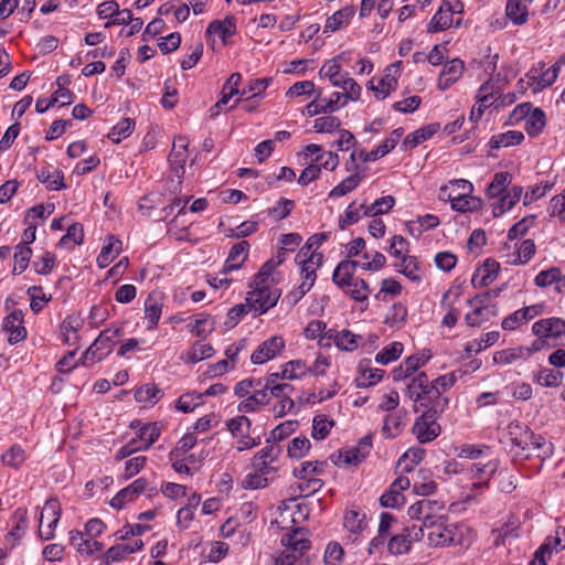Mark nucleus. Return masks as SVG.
I'll list each match as a JSON object with an SVG mask.
<instances>
[{
    "instance_id": "obj_33",
    "label": "nucleus",
    "mask_w": 565,
    "mask_h": 565,
    "mask_svg": "<svg viewBox=\"0 0 565 565\" xmlns=\"http://www.w3.org/2000/svg\"><path fill=\"white\" fill-rule=\"evenodd\" d=\"M162 303L156 294H150L145 301V315L149 321V328H154L161 317Z\"/></svg>"
},
{
    "instance_id": "obj_44",
    "label": "nucleus",
    "mask_w": 565,
    "mask_h": 565,
    "mask_svg": "<svg viewBox=\"0 0 565 565\" xmlns=\"http://www.w3.org/2000/svg\"><path fill=\"white\" fill-rule=\"evenodd\" d=\"M452 23L451 12H447L444 9V6L439 8V10L431 18L427 31L429 33H435L438 31H444L448 29Z\"/></svg>"
},
{
    "instance_id": "obj_51",
    "label": "nucleus",
    "mask_w": 565,
    "mask_h": 565,
    "mask_svg": "<svg viewBox=\"0 0 565 565\" xmlns=\"http://www.w3.org/2000/svg\"><path fill=\"white\" fill-rule=\"evenodd\" d=\"M306 363L301 360H292L287 362L281 371V379L296 380L307 373Z\"/></svg>"
},
{
    "instance_id": "obj_21",
    "label": "nucleus",
    "mask_w": 565,
    "mask_h": 565,
    "mask_svg": "<svg viewBox=\"0 0 565 565\" xmlns=\"http://www.w3.org/2000/svg\"><path fill=\"white\" fill-rule=\"evenodd\" d=\"M342 58V54L337 55L332 60L328 61L322 65L319 71V75L321 77H328L330 83L333 86H340L345 81V75L341 74V64L340 60Z\"/></svg>"
},
{
    "instance_id": "obj_6",
    "label": "nucleus",
    "mask_w": 565,
    "mask_h": 565,
    "mask_svg": "<svg viewBox=\"0 0 565 565\" xmlns=\"http://www.w3.org/2000/svg\"><path fill=\"white\" fill-rule=\"evenodd\" d=\"M444 510V504L437 500L422 499L408 508V515L412 520L423 522L428 530L438 520L443 519L439 513Z\"/></svg>"
},
{
    "instance_id": "obj_28",
    "label": "nucleus",
    "mask_w": 565,
    "mask_h": 565,
    "mask_svg": "<svg viewBox=\"0 0 565 565\" xmlns=\"http://www.w3.org/2000/svg\"><path fill=\"white\" fill-rule=\"evenodd\" d=\"M534 382L544 387H557L563 381V372L548 367H541L533 377Z\"/></svg>"
},
{
    "instance_id": "obj_34",
    "label": "nucleus",
    "mask_w": 565,
    "mask_h": 565,
    "mask_svg": "<svg viewBox=\"0 0 565 565\" xmlns=\"http://www.w3.org/2000/svg\"><path fill=\"white\" fill-rule=\"evenodd\" d=\"M395 204V199L392 195H386L377 199L373 204L366 205L361 204V209H363V215L365 216H376L384 213H387L392 210Z\"/></svg>"
},
{
    "instance_id": "obj_15",
    "label": "nucleus",
    "mask_w": 565,
    "mask_h": 565,
    "mask_svg": "<svg viewBox=\"0 0 565 565\" xmlns=\"http://www.w3.org/2000/svg\"><path fill=\"white\" fill-rule=\"evenodd\" d=\"M451 186L461 188V192H449L447 194L448 200L451 203V207L458 212H469L471 207H469L468 195L472 193L473 185L471 182L458 179L449 182Z\"/></svg>"
},
{
    "instance_id": "obj_64",
    "label": "nucleus",
    "mask_w": 565,
    "mask_h": 565,
    "mask_svg": "<svg viewBox=\"0 0 565 565\" xmlns=\"http://www.w3.org/2000/svg\"><path fill=\"white\" fill-rule=\"evenodd\" d=\"M146 462V456H137L128 459L125 463L124 478L128 480L139 473L145 468Z\"/></svg>"
},
{
    "instance_id": "obj_24",
    "label": "nucleus",
    "mask_w": 565,
    "mask_h": 565,
    "mask_svg": "<svg viewBox=\"0 0 565 565\" xmlns=\"http://www.w3.org/2000/svg\"><path fill=\"white\" fill-rule=\"evenodd\" d=\"M440 128V125L437 122L429 124L426 127L415 130L414 132L406 136L403 145L408 148H415L425 140L433 137Z\"/></svg>"
},
{
    "instance_id": "obj_48",
    "label": "nucleus",
    "mask_w": 565,
    "mask_h": 565,
    "mask_svg": "<svg viewBox=\"0 0 565 565\" xmlns=\"http://www.w3.org/2000/svg\"><path fill=\"white\" fill-rule=\"evenodd\" d=\"M31 256L32 249L25 244H19L17 246V252L14 253L13 274L23 273L29 266Z\"/></svg>"
},
{
    "instance_id": "obj_17",
    "label": "nucleus",
    "mask_w": 565,
    "mask_h": 565,
    "mask_svg": "<svg viewBox=\"0 0 565 565\" xmlns=\"http://www.w3.org/2000/svg\"><path fill=\"white\" fill-rule=\"evenodd\" d=\"M500 271V264L492 258L484 260L483 266L473 274L471 284L475 288L487 287L492 284Z\"/></svg>"
},
{
    "instance_id": "obj_32",
    "label": "nucleus",
    "mask_w": 565,
    "mask_h": 565,
    "mask_svg": "<svg viewBox=\"0 0 565 565\" xmlns=\"http://www.w3.org/2000/svg\"><path fill=\"white\" fill-rule=\"evenodd\" d=\"M327 335L329 339L333 338L337 347L341 350L353 351L358 348V337L349 330L337 332L335 330L330 329L327 331Z\"/></svg>"
},
{
    "instance_id": "obj_61",
    "label": "nucleus",
    "mask_w": 565,
    "mask_h": 565,
    "mask_svg": "<svg viewBox=\"0 0 565 565\" xmlns=\"http://www.w3.org/2000/svg\"><path fill=\"white\" fill-rule=\"evenodd\" d=\"M326 463L323 461H305L299 469H295L294 475L298 479H307L315 473H320Z\"/></svg>"
},
{
    "instance_id": "obj_36",
    "label": "nucleus",
    "mask_w": 565,
    "mask_h": 565,
    "mask_svg": "<svg viewBox=\"0 0 565 565\" xmlns=\"http://www.w3.org/2000/svg\"><path fill=\"white\" fill-rule=\"evenodd\" d=\"M363 178L364 174H361L360 172L352 173L351 175L342 180L337 186H334L330 191L329 196L340 198L352 192L360 184Z\"/></svg>"
},
{
    "instance_id": "obj_30",
    "label": "nucleus",
    "mask_w": 565,
    "mask_h": 565,
    "mask_svg": "<svg viewBox=\"0 0 565 565\" xmlns=\"http://www.w3.org/2000/svg\"><path fill=\"white\" fill-rule=\"evenodd\" d=\"M371 360L364 359L359 363V371L361 373L362 382L360 385L362 386H371L379 383L383 375L385 374L384 370L381 369H372L370 367Z\"/></svg>"
},
{
    "instance_id": "obj_13",
    "label": "nucleus",
    "mask_w": 565,
    "mask_h": 565,
    "mask_svg": "<svg viewBox=\"0 0 565 565\" xmlns=\"http://www.w3.org/2000/svg\"><path fill=\"white\" fill-rule=\"evenodd\" d=\"M401 61L390 65L385 70V74L379 79L377 85L373 84V79L369 82L370 89L375 93V97L377 99H385L392 92H394L397 87V76L392 73L395 68V73L398 71Z\"/></svg>"
},
{
    "instance_id": "obj_52",
    "label": "nucleus",
    "mask_w": 565,
    "mask_h": 565,
    "mask_svg": "<svg viewBox=\"0 0 565 565\" xmlns=\"http://www.w3.org/2000/svg\"><path fill=\"white\" fill-rule=\"evenodd\" d=\"M310 447L311 444L307 437H296L289 443L287 452L289 457L300 459L307 455Z\"/></svg>"
},
{
    "instance_id": "obj_40",
    "label": "nucleus",
    "mask_w": 565,
    "mask_h": 565,
    "mask_svg": "<svg viewBox=\"0 0 565 565\" xmlns=\"http://www.w3.org/2000/svg\"><path fill=\"white\" fill-rule=\"evenodd\" d=\"M512 175L507 171H501L494 174L492 182L489 184L487 189V194L489 198L500 196L505 188L511 183Z\"/></svg>"
},
{
    "instance_id": "obj_63",
    "label": "nucleus",
    "mask_w": 565,
    "mask_h": 565,
    "mask_svg": "<svg viewBox=\"0 0 565 565\" xmlns=\"http://www.w3.org/2000/svg\"><path fill=\"white\" fill-rule=\"evenodd\" d=\"M214 330V321H211L210 315L200 313L195 320V324L192 329V332L196 337H204L207 333H211Z\"/></svg>"
},
{
    "instance_id": "obj_27",
    "label": "nucleus",
    "mask_w": 565,
    "mask_h": 565,
    "mask_svg": "<svg viewBox=\"0 0 565 565\" xmlns=\"http://www.w3.org/2000/svg\"><path fill=\"white\" fill-rule=\"evenodd\" d=\"M121 241L109 236V242L97 256V264L100 268L107 267L121 252Z\"/></svg>"
},
{
    "instance_id": "obj_16",
    "label": "nucleus",
    "mask_w": 565,
    "mask_h": 565,
    "mask_svg": "<svg viewBox=\"0 0 565 565\" xmlns=\"http://www.w3.org/2000/svg\"><path fill=\"white\" fill-rule=\"evenodd\" d=\"M3 330L9 332V342L11 344L19 343L26 338L22 310H14L4 318Z\"/></svg>"
},
{
    "instance_id": "obj_57",
    "label": "nucleus",
    "mask_w": 565,
    "mask_h": 565,
    "mask_svg": "<svg viewBox=\"0 0 565 565\" xmlns=\"http://www.w3.org/2000/svg\"><path fill=\"white\" fill-rule=\"evenodd\" d=\"M411 540L404 533L396 534L387 543V550L391 554L399 555L411 548Z\"/></svg>"
},
{
    "instance_id": "obj_47",
    "label": "nucleus",
    "mask_w": 565,
    "mask_h": 565,
    "mask_svg": "<svg viewBox=\"0 0 565 565\" xmlns=\"http://www.w3.org/2000/svg\"><path fill=\"white\" fill-rule=\"evenodd\" d=\"M397 270L413 281H419L420 276L418 275L419 266L416 257L407 256L403 257L401 264H396Z\"/></svg>"
},
{
    "instance_id": "obj_18",
    "label": "nucleus",
    "mask_w": 565,
    "mask_h": 565,
    "mask_svg": "<svg viewBox=\"0 0 565 565\" xmlns=\"http://www.w3.org/2000/svg\"><path fill=\"white\" fill-rule=\"evenodd\" d=\"M463 70V62L459 58H454L452 61L446 63L438 78V88L445 90L450 87L458 78H460Z\"/></svg>"
},
{
    "instance_id": "obj_25",
    "label": "nucleus",
    "mask_w": 565,
    "mask_h": 565,
    "mask_svg": "<svg viewBox=\"0 0 565 565\" xmlns=\"http://www.w3.org/2000/svg\"><path fill=\"white\" fill-rule=\"evenodd\" d=\"M236 31V24L233 17H227L224 20H214L212 21L206 30L207 34L218 35L222 41L225 43L228 36H232Z\"/></svg>"
},
{
    "instance_id": "obj_43",
    "label": "nucleus",
    "mask_w": 565,
    "mask_h": 565,
    "mask_svg": "<svg viewBox=\"0 0 565 565\" xmlns=\"http://www.w3.org/2000/svg\"><path fill=\"white\" fill-rule=\"evenodd\" d=\"M334 424V420L330 419L327 415H317L312 420V438L317 440L324 439Z\"/></svg>"
},
{
    "instance_id": "obj_39",
    "label": "nucleus",
    "mask_w": 565,
    "mask_h": 565,
    "mask_svg": "<svg viewBox=\"0 0 565 565\" xmlns=\"http://www.w3.org/2000/svg\"><path fill=\"white\" fill-rule=\"evenodd\" d=\"M505 12L507 17L516 25H522L527 21V8L520 0H508Z\"/></svg>"
},
{
    "instance_id": "obj_10",
    "label": "nucleus",
    "mask_w": 565,
    "mask_h": 565,
    "mask_svg": "<svg viewBox=\"0 0 565 565\" xmlns=\"http://www.w3.org/2000/svg\"><path fill=\"white\" fill-rule=\"evenodd\" d=\"M532 332L537 338H545L550 342H559L565 337V320L561 318L541 319L532 326Z\"/></svg>"
},
{
    "instance_id": "obj_26",
    "label": "nucleus",
    "mask_w": 565,
    "mask_h": 565,
    "mask_svg": "<svg viewBox=\"0 0 565 565\" xmlns=\"http://www.w3.org/2000/svg\"><path fill=\"white\" fill-rule=\"evenodd\" d=\"M36 178L40 182L44 183L49 190H61L65 189L64 174L61 170L54 169H42L36 173Z\"/></svg>"
},
{
    "instance_id": "obj_35",
    "label": "nucleus",
    "mask_w": 565,
    "mask_h": 565,
    "mask_svg": "<svg viewBox=\"0 0 565 565\" xmlns=\"http://www.w3.org/2000/svg\"><path fill=\"white\" fill-rule=\"evenodd\" d=\"M161 429L157 423H149L143 425L138 430V438L142 441V446H139L140 450L149 449L160 437Z\"/></svg>"
},
{
    "instance_id": "obj_31",
    "label": "nucleus",
    "mask_w": 565,
    "mask_h": 565,
    "mask_svg": "<svg viewBox=\"0 0 565 565\" xmlns=\"http://www.w3.org/2000/svg\"><path fill=\"white\" fill-rule=\"evenodd\" d=\"M565 548V527L557 526L554 534L548 535L544 543L541 545V553H548L551 557L552 552H558Z\"/></svg>"
},
{
    "instance_id": "obj_46",
    "label": "nucleus",
    "mask_w": 565,
    "mask_h": 565,
    "mask_svg": "<svg viewBox=\"0 0 565 565\" xmlns=\"http://www.w3.org/2000/svg\"><path fill=\"white\" fill-rule=\"evenodd\" d=\"M162 396V391L156 384H146L135 392V398L139 403H157Z\"/></svg>"
},
{
    "instance_id": "obj_29",
    "label": "nucleus",
    "mask_w": 565,
    "mask_h": 565,
    "mask_svg": "<svg viewBox=\"0 0 565 565\" xmlns=\"http://www.w3.org/2000/svg\"><path fill=\"white\" fill-rule=\"evenodd\" d=\"M171 169L177 177L178 181L173 185V192L180 191L181 188V179L184 174V163L186 160V152L179 151L178 149H172L170 151L169 158H168Z\"/></svg>"
},
{
    "instance_id": "obj_54",
    "label": "nucleus",
    "mask_w": 565,
    "mask_h": 565,
    "mask_svg": "<svg viewBox=\"0 0 565 565\" xmlns=\"http://www.w3.org/2000/svg\"><path fill=\"white\" fill-rule=\"evenodd\" d=\"M418 478L420 480H415L413 484L416 494L427 497L436 491L437 484L434 480L427 478L426 471L420 470Z\"/></svg>"
},
{
    "instance_id": "obj_49",
    "label": "nucleus",
    "mask_w": 565,
    "mask_h": 565,
    "mask_svg": "<svg viewBox=\"0 0 565 565\" xmlns=\"http://www.w3.org/2000/svg\"><path fill=\"white\" fill-rule=\"evenodd\" d=\"M403 349V343L392 342L376 354L375 361L381 364H387L395 361L401 356Z\"/></svg>"
},
{
    "instance_id": "obj_59",
    "label": "nucleus",
    "mask_w": 565,
    "mask_h": 565,
    "mask_svg": "<svg viewBox=\"0 0 565 565\" xmlns=\"http://www.w3.org/2000/svg\"><path fill=\"white\" fill-rule=\"evenodd\" d=\"M344 551L337 542H331L324 551V565H340L343 559Z\"/></svg>"
},
{
    "instance_id": "obj_14",
    "label": "nucleus",
    "mask_w": 565,
    "mask_h": 565,
    "mask_svg": "<svg viewBox=\"0 0 565 565\" xmlns=\"http://www.w3.org/2000/svg\"><path fill=\"white\" fill-rule=\"evenodd\" d=\"M544 303H537L519 309L505 317L501 323V327L504 330H514L522 323L541 315L544 310Z\"/></svg>"
},
{
    "instance_id": "obj_11",
    "label": "nucleus",
    "mask_w": 565,
    "mask_h": 565,
    "mask_svg": "<svg viewBox=\"0 0 565 565\" xmlns=\"http://www.w3.org/2000/svg\"><path fill=\"white\" fill-rule=\"evenodd\" d=\"M285 349V340L280 335H274L262 342L252 353L250 361L253 364H264L275 359Z\"/></svg>"
},
{
    "instance_id": "obj_7",
    "label": "nucleus",
    "mask_w": 565,
    "mask_h": 565,
    "mask_svg": "<svg viewBox=\"0 0 565 565\" xmlns=\"http://www.w3.org/2000/svg\"><path fill=\"white\" fill-rule=\"evenodd\" d=\"M439 416L436 409H427L415 420L412 430L420 444L429 443L439 436L441 431L437 423Z\"/></svg>"
},
{
    "instance_id": "obj_9",
    "label": "nucleus",
    "mask_w": 565,
    "mask_h": 565,
    "mask_svg": "<svg viewBox=\"0 0 565 565\" xmlns=\"http://www.w3.org/2000/svg\"><path fill=\"white\" fill-rule=\"evenodd\" d=\"M279 296L276 289H271L268 286H255V289L248 292L246 301L252 310L260 315L273 308L277 303Z\"/></svg>"
},
{
    "instance_id": "obj_37",
    "label": "nucleus",
    "mask_w": 565,
    "mask_h": 565,
    "mask_svg": "<svg viewBox=\"0 0 565 565\" xmlns=\"http://www.w3.org/2000/svg\"><path fill=\"white\" fill-rule=\"evenodd\" d=\"M524 139L521 131L510 130L504 134L493 136L490 140L491 149H499L501 147H509L520 145Z\"/></svg>"
},
{
    "instance_id": "obj_8",
    "label": "nucleus",
    "mask_w": 565,
    "mask_h": 565,
    "mask_svg": "<svg viewBox=\"0 0 565 565\" xmlns=\"http://www.w3.org/2000/svg\"><path fill=\"white\" fill-rule=\"evenodd\" d=\"M60 518V502L56 499H49L40 513L39 535L42 540L49 541L54 536Z\"/></svg>"
},
{
    "instance_id": "obj_53",
    "label": "nucleus",
    "mask_w": 565,
    "mask_h": 565,
    "mask_svg": "<svg viewBox=\"0 0 565 565\" xmlns=\"http://www.w3.org/2000/svg\"><path fill=\"white\" fill-rule=\"evenodd\" d=\"M250 425H252L250 419L245 415L236 416V417L230 419L226 424L228 430L235 437L248 435Z\"/></svg>"
},
{
    "instance_id": "obj_41",
    "label": "nucleus",
    "mask_w": 565,
    "mask_h": 565,
    "mask_svg": "<svg viewBox=\"0 0 565 565\" xmlns=\"http://www.w3.org/2000/svg\"><path fill=\"white\" fill-rule=\"evenodd\" d=\"M524 347L510 348L494 353L493 361L498 364H509L520 359H527Z\"/></svg>"
},
{
    "instance_id": "obj_60",
    "label": "nucleus",
    "mask_w": 565,
    "mask_h": 565,
    "mask_svg": "<svg viewBox=\"0 0 565 565\" xmlns=\"http://www.w3.org/2000/svg\"><path fill=\"white\" fill-rule=\"evenodd\" d=\"M561 278V270L557 267H552L546 270L540 271L535 277V285L545 288L554 282H557Z\"/></svg>"
},
{
    "instance_id": "obj_42",
    "label": "nucleus",
    "mask_w": 565,
    "mask_h": 565,
    "mask_svg": "<svg viewBox=\"0 0 565 565\" xmlns=\"http://www.w3.org/2000/svg\"><path fill=\"white\" fill-rule=\"evenodd\" d=\"M135 128V120L131 118H124L117 125H115L108 132V138L118 143L122 139L129 137Z\"/></svg>"
},
{
    "instance_id": "obj_45",
    "label": "nucleus",
    "mask_w": 565,
    "mask_h": 565,
    "mask_svg": "<svg viewBox=\"0 0 565 565\" xmlns=\"http://www.w3.org/2000/svg\"><path fill=\"white\" fill-rule=\"evenodd\" d=\"M81 327V321L75 317H67L61 324V330L64 334V341L68 345H74L78 341L77 331Z\"/></svg>"
},
{
    "instance_id": "obj_19",
    "label": "nucleus",
    "mask_w": 565,
    "mask_h": 565,
    "mask_svg": "<svg viewBox=\"0 0 565 565\" xmlns=\"http://www.w3.org/2000/svg\"><path fill=\"white\" fill-rule=\"evenodd\" d=\"M343 526L352 534H360L367 526L366 514L352 505L345 511Z\"/></svg>"
},
{
    "instance_id": "obj_38",
    "label": "nucleus",
    "mask_w": 565,
    "mask_h": 565,
    "mask_svg": "<svg viewBox=\"0 0 565 565\" xmlns=\"http://www.w3.org/2000/svg\"><path fill=\"white\" fill-rule=\"evenodd\" d=\"M545 124L544 111L535 108L525 119V130L529 136L535 137L543 131Z\"/></svg>"
},
{
    "instance_id": "obj_62",
    "label": "nucleus",
    "mask_w": 565,
    "mask_h": 565,
    "mask_svg": "<svg viewBox=\"0 0 565 565\" xmlns=\"http://www.w3.org/2000/svg\"><path fill=\"white\" fill-rule=\"evenodd\" d=\"M13 520L15 521L14 527L11 530L10 535L15 539H20L28 527V512L26 509L19 508L13 513Z\"/></svg>"
},
{
    "instance_id": "obj_22",
    "label": "nucleus",
    "mask_w": 565,
    "mask_h": 565,
    "mask_svg": "<svg viewBox=\"0 0 565 565\" xmlns=\"http://www.w3.org/2000/svg\"><path fill=\"white\" fill-rule=\"evenodd\" d=\"M519 521L510 518L501 527L492 530L493 544L504 545L507 541L519 536Z\"/></svg>"
},
{
    "instance_id": "obj_50",
    "label": "nucleus",
    "mask_w": 565,
    "mask_h": 565,
    "mask_svg": "<svg viewBox=\"0 0 565 565\" xmlns=\"http://www.w3.org/2000/svg\"><path fill=\"white\" fill-rule=\"evenodd\" d=\"M214 353V349L209 343H201L196 341L191 350L188 352V361L190 363H196L207 358H211Z\"/></svg>"
},
{
    "instance_id": "obj_2",
    "label": "nucleus",
    "mask_w": 565,
    "mask_h": 565,
    "mask_svg": "<svg viewBox=\"0 0 565 565\" xmlns=\"http://www.w3.org/2000/svg\"><path fill=\"white\" fill-rule=\"evenodd\" d=\"M358 266H360V264L356 260H341L333 271L332 281L352 299L363 302L369 299L371 289L364 279H354Z\"/></svg>"
},
{
    "instance_id": "obj_56",
    "label": "nucleus",
    "mask_w": 565,
    "mask_h": 565,
    "mask_svg": "<svg viewBox=\"0 0 565 565\" xmlns=\"http://www.w3.org/2000/svg\"><path fill=\"white\" fill-rule=\"evenodd\" d=\"M341 126V121L335 116H326L320 117L315 120L313 128L316 132H333L335 130H339Z\"/></svg>"
},
{
    "instance_id": "obj_58",
    "label": "nucleus",
    "mask_w": 565,
    "mask_h": 565,
    "mask_svg": "<svg viewBox=\"0 0 565 565\" xmlns=\"http://www.w3.org/2000/svg\"><path fill=\"white\" fill-rule=\"evenodd\" d=\"M70 543L81 554L88 556L94 554V550L90 547V540H84L81 531L73 530L70 532Z\"/></svg>"
},
{
    "instance_id": "obj_12",
    "label": "nucleus",
    "mask_w": 565,
    "mask_h": 565,
    "mask_svg": "<svg viewBox=\"0 0 565 565\" xmlns=\"http://www.w3.org/2000/svg\"><path fill=\"white\" fill-rule=\"evenodd\" d=\"M415 402L428 409H436L437 414H441L448 405V398L441 396V392L437 385H430L422 392H417Z\"/></svg>"
},
{
    "instance_id": "obj_3",
    "label": "nucleus",
    "mask_w": 565,
    "mask_h": 565,
    "mask_svg": "<svg viewBox=\"0 0 565 565\" xmlns=\"http://www.w3.org/2000/svg\"><path fill=\"white\" fill-rule=\"evenodd\" d=\"M281 544L285 550L277 558V565H292L310 548V541L300 527L285 534L281 537Z\"/></svg>"
},
{
    "instance_id": "obj_5",
    "label": "nucleus",
    "mask_w": 565,
    "mask_h": 565,
    "mask_svg": "<svg viewBox=\"0 0 565 565\" xmlns=\"http://www.w3.org/2000/svg\"><path fill=\"white\" fill-rule=\"evenodd\" d=\"M427 537L429 544L434 546L460 545L463 541V533L458 525L446 524L443 516L428 529Z\"/></svg>"
},
{
    "instance_id": "obj_23",
    "label": "nucleus",
    "mask_w": 565,
    "mask_h": 565,
    "mask_svg": "<svg viewBox=\"0 0 565 565\" xmlns=\"http://www.w3.org/2000/svg\"><path fill=\"white\" fill-rule=\"evenodd\" d=\"M355 8L353 6L344 7L335 11L327 19L324 32H334L347 24L354 15Z\"/></svg>"
},
{
    "instance_id": "obj_55",
    "label": "nucleus",
    "mask_w": 565,
    "mask_h": 565,
    "mask_svg": "<svg viewBox=\"0 0 565 565\" xmlns=\"http://www.w3.org/2000/svg\"><path fill=\"white\" fill-rule=\"evenodd\" d=\"M1 459L6 466L17 469L24 462V450L20 446L13 445L2 455Z\"/></svg>"
},
{
    "instance_id": "obj_4",
    "label": "nucleus",
    "mask_w": 565,
    "mask_h": 565,
    "mask_svg": "<svg viewBox=\"0 0 565 565\" xmlns=\"http://www.w3.org/2000/svg\"><path fill=\"white\" fill-rule=\"evenodd\" d=\"M124 327L115 326L100 332L94 343L83 354V363H95L109 354L116 343L115 339L122 335Z\"/></svg>"
},
{
    "instance_id": "obj_20",
    "label": "nucleus",
    "mask_w": 565,
    "mask_h": 565,
    "mask_svg": "<svg viewBox=\"0 0 565 565\" xmlns=\"http://www.w3.org/2000/svg\"><path fill=\"white\" fill-rule=\"evenodd\" d=\"M249 250V243L241 241L234 244L228 253L227 259L224 265V273L238 269L247 259Z\"/></svg>"
},
{
    "instance_id": "obj_1",
    "label": "nucleus",
    "mask_w": 565,
    "mask_h": 565,
    "mask_svg": "<svg viewBox=\"0 0 565 565\" xmlns=\"http://www.w3.org/2000/svg\"><path fill=\"white\" fill-rule=\"evenodd\" d=\"M507 429L512 445L511 451H514V456L530 458L535 455L542 459L551 456L552 444L547 443L544 437L536 436L529 426L520 422H512Z\"/></svg>"
}]
</instances>
